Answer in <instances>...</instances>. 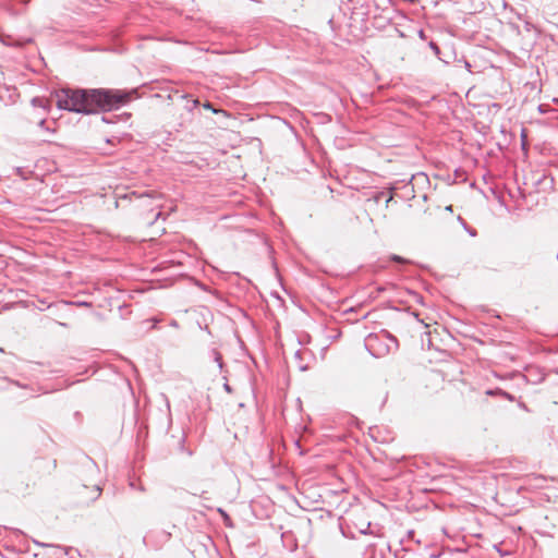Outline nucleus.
<instances>
[{
    "instance_id": "423d86ee",
    "label": "nucleus",
    "mask_w": 558,
    "mask_h": 558,
    "mask_svg": "<svg viewBox=\"0 0 558 558\" xmlns=\"http://www.w3.org/2000/svg\"><path fill=\"white\" fill-rule=\"evenodd\" d=\"M235 418H236V417H234V416H233V417H232V421L230 422V424H231V425H232V427H233V434H234V437L236 438V437H238V428H236V424H238V422H236V420H235Z\"/></svg>"
},
{
    "instance_id": "1a4fd4ad",
    "label": "nucleus",
    "mask_w": 558,
    "mask_h": 558,
    "mask_svg": "<svg viewBox=\"0 0 558 558\" xmlns=\"http://www.w3.org/2000/svg\"><path fill=\"white\" fill-rule=\"evenodd\" d=\"M246 429H247V426H246V425H244V426H243V434L246 432Z\"/></svg>"
},
{
    "instance_id": "0eeeda50",
    "label": "nucleus",
    "mask_w": 558,
    "mask_h": 558,
    "mask_svg": "<svg viewBox=\"0 0 558 558\" xmlns=\"http://www.w3.org/2000/svg\"><path fill=\"white\" fill-rule=\"evenodd\" d=\"M204 108H205V109L213 110V111H214V112H216V113H217V112H222V113H225V111H223V110H216V109H213V107H211V104H210V102H206V104H204Z\"/></svg>"
},
{
    "instance_id": "f03ea898",
    "label": "nucleus",
    "mask_w": 558,
    "mask_h": 558,
    "mask_svg": "<svg viewBox=\"0 0 558 558\" xmlns=\"http://www.w3.org/2000/svg\"><path fill=\"white\" fill-rule=\"evenodd\" d=\"M59 109L90 113L89 89H60L51 94Z\"/></svg>"
},
{
    "instance_id": "f257e3e1",
    "label": "nucleus",
    "mask_w": 558,
    "mask_h": 558,
    "mask_svg": "<svg viewBox=\"0 0 558 558\" xmlns=\"http://www.w3.org/2000/svg\"><path fill=\"white\" fill-rule=\"evenodd\" d=\"M131 94L120 89H89L90 113L111 111L130 101Z\"/></svg>"
},
{
    "instance_id": "39448f33",
    "label": "nucleus",
    "mask_w": 558,
    "mask_h": 558,
    "mask_svg": "<svg viewBox=\"0 0 558 558\" xmlns=\"http://www.w3.org/2000/svg\"><path fill=\"white\" fill-rule=\"evenodd\" d=\"M101 495V488L98 486H93L90 489V499H97Z\"/></svg>"
},
{
    "instance_id": "6e6552de",
    "label": "nucleus",
    "mask_w": 558,
    "mask_h": 558,
    "mask_svg": "<svg viewBox=\"0 0 558 558\" xmlns=\"http://www.w3.org/2000/svg\"><path fill=\"white\" fill-rule=\"evenodd\" d=\"M391 258H392V260L398 262V263H407V260L404 258H402L401 256H398V255H393Z\"/></svg>"
},
{
    "instance_id": "7ed1b4c3",
    "label": "nucleus",
    "mask_w": 558,
    "mask_h": 558,
    "mask_svg": "<svg viewBox=\"0 0 558 558\" xmlns=\"http://www.w3.org/2000/svg\"><path fill=\"white\" fill-rule=\"evenodd\" d=\"M131 201L135 215L146 225H153L161 215L162 205L159 197L132 194Z\"/></svg>"
},
{
    "instance_id": "20e7f679",
    "label": "nucleus",
    "mask_w": 558,
    "mask_h": 558,
    "mask_svg": "<svg viewBox=\"0 0 558 558\" xmlns=\"http://www.w3.org/2000/svg\"><path fill=\"white\" fill-rule=\"evenodd\" d=\"M546 478L542 475H532L527 476L524 485L519 488V492H530L533 489H538L544 486Z\"/></svg>"
}]
</instances>
